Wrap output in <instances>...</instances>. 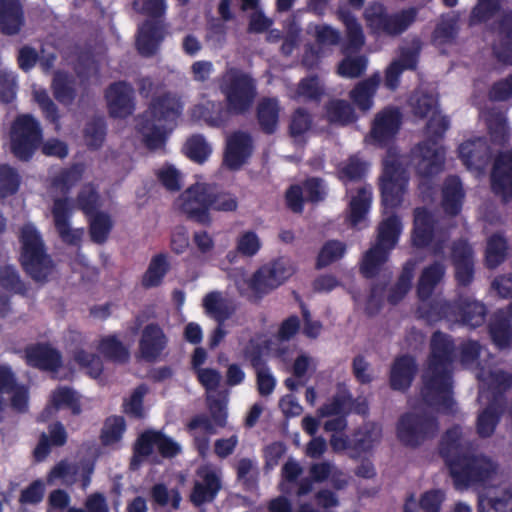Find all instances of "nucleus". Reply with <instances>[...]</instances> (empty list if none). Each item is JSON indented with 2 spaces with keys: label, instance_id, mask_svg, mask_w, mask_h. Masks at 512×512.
Masks as SVG:
<instances>
[{
  "label": "nucleus",
  "instance_id": "603ef678",
  "mask_svg": "<svg viewBox=\"0 0 512 512\" xmlns=\"http://www.w3.org/2000/svg\"><path fill=\"white\" fill-rule=\"evenodd\" d=\"M416 262L409 260L405 263L401 275L389 295V301L393 304L399 302L410 290L414 277Z\"/></svg>",
  "mask_w": 512,
  "mask_h": 512
},
{
  "label": "nucleus",
  "instance_id": "b1692460",
  "mask_svg": "<svg viewBox=\"0 0 512 512\" xmlns=\"http://www.w3.org/2000/svg\"><path fill=\"white\" fill-rule=\"evenodd\" d=\"M325 187L319 179H309L304 183L303 188L292 186L286 193V200L289 208L294 212L302 211L303 197L312 202H318L325 196Z\"/></svg>",
  "mask_w": 512,
  "mask_h": 512
},
{
  "label": "nucleus",
  "instance_id": "c85d7f7f",
  "mask_svg": "<svg viewBox=\"0 0 512 512\" xmlns=\"http://www.w3.org/2000/svg\"><path fill=\"white\" fill-rule=\"evenodd\" d=\"M478 512H512V487L486 491L479 497Z\"/></svg>",
  "mask_w": 512,
  "mask_h": 512
},
{
  "label": "nucleus",
  "instance_id": "3c124183",
  "mask_svg": "<svg viewBox=\"0 0 512 512\" xmlns=\"http://www.w3.org/2000/svg\"><path fill=\"white\" fill-rule=\"evenodd\" d=\"M94 213L88 215L90 217V236L94 242L103 243L112 229L113 222L110 216L104 212Z\"/></svg>",
  "mask_w": 512,
  "mask_h": 512
},
{
  "label": "nucleus",
  "instance_id": "774afa93",
  "mask_svg": "<svg viewBox=\"0 0 512 512\" xmlns=\"http://www.w3.org/2000/svg\"><path fill=\"white\" fill-rule=\"evenodd\" d=\"M458 17L456 15H447L442 17L434 31V39L438 43H447L453 40L458 32Z\"/></svg>",
  "mask_w": 512,
  "mask_h": 512
},
{
  "label": "nucleus",
  "instance_id": "a18cd8bd",
  "mask_svg": "<svg viewBox=\"0 0 512 512\" xmlns=\"http://www.w3.org/2000/svg\"><path fill=\"white\" fill-rule=\"evenodd\" d=\"M338 17L345 26L348 48L355 51L360 50L365 44V35L362 25L357 18L348 11L340 10Z\"/></svg>",
  "mask_w": 512,
  "mask_h": 512
},
{
  "label": "nucleus",
  "instance_id": "7c9ffc66",
  "mask_svg": "<svg viewBox=\"0 0 512 512\" xmlns=\"http://www.w3.org/2000/svg\"><path fill=\"white\" fill-rule=\"evenodd\" d=\"M26 359L29 365L44 370L56 371L61 365L60 353L50 346H37L27 350Z\"/></svg>",
  "mask_w": 512,
  "mask_h": 512
},
{
  "label": "nucleus",
  "instance_id": "864d4df0",
  "mask_svg": "<svg viewBox=\"0 0 512 512\" xmlns=\"http://www.w3.org/2000/svg\"><path fill=\"white\" fill-rule=\"evenodd\" d=\"M262 247L259 235L253 230H245L239 233L235 239V248L239 255L244 257L255 256Z\"/></svg>",
  "mask_w": 512,
  "mask_h": 512
},
{
  "label": "nucleus",
  "instance_id": "393cba45",
  "mask_svg": "<svg viewBox=\"0 0 512 512\" xmlns=\"http://www.w3.org/2000/svg\"><path fill=\"white\" fill-rule=\"evenodd\" d=\"M24 271L36 282L44 283L55 272V263L47 251L20 258Z\"/></svg>",
  "mask_w": 512,
  "mask_h": 512
},
{
  "label": "nucleus",
  "instance_id": "052dcab7",
  "mask_svg": "<svg viewBox=\"0 0 512 512\" xmlns=\"http://www.w3.org/2000/svg\"><path fill=\"white\" fill-rule=\"evenodd\" d=\"M413 114L419 118H426L437 111V102L432 95L416 92L410 99Z\"/></svg>",
  "mask_w": 512,
  "mask_h": 512
},
{
  "label": "nucleus",
  "instance_id": "69168bd1",
  "mask_svg": "<svg viewBox=\"0 0 512 512\" xmlns=\"http://www.w3.org/2000/svg\"><path fill=\"white\" fill-rule=\"evenodd\" d=\"M500 9V0H478L470 15V23L477 24L493 18Z\"/></svg>",
  "mask_w": 512,
  "mask_h": 512
},
{
  "label": "nucleus",
  "instance_id": "72a5a7b5",
  "mask_svg": "<svg viewBox=\"0 0 512 512\" xmlns=\"http://www.w3.org/2000/svg\"><path fill=\"white\" fill-rule=\"evenodd\" d=\"M164 37L165 31L162 27L149 22L145 23L139 29L136 41L139 53L144 56L153 55Z\"/></svg>",
  "mask_w": 512,
  "mask_h": 512
},
{
  "label": "nucleus",
  "instance_id": "7ed1b4c3",
  "mask_svg": "<svg viewBox=\"0 0 512 512\" xmlns=\"http://www.w3.org/2000/svg\"><path fill=\"white\" fill-rule=\"evenodd\" d=\"M477 377L481 382L479 401L487 404V408L478 416L477 432L481 437H488L494 432L498 420V395L512 386V376L501 370H495L487 377L483 374Z\"/></svg>",
  "mask_w": 512,
  "mask_h": 512
},
{
  "label": "nucleus",
  "instance_id": "dca6fc26",
  "mask_svg": "<svg viewBox=\"0 0 512 512\" xmlns=\"http://www.w3.org/2000/svg\"><path fill=\"white\" fill-rule=\"evenodd\" d=\"M443 314L449 320L475 328L484 323L486 309L478 301L463 299L457 305L445 304Z\"/></svg>",
  "mask_w": 512,
  "mask_h": 512
},
{
  "label": "nucleus",
  "instance_id": "09e8293b",
  "mask_svg": "<svg viewBox=\"0 0 512 512\" xmlns=\"http://www.w3.org/2000/svg\"><path fill=\"white\" fill-rule=\"evenodd\" d=\"M507 241L500 234H494L487 240L485 261L488 268L494 269L499 266L507 255Z\"/></svg>",
  "mask_w": 512,
  "mask_h": 512
},
{
  "label": "nucleus",
  "instance_id": "6e6552de",
  "mask_svg": "<svg viewBox=\"0 0 512 512\" xmlns=\"http://www.w3.org/2000/svg\"><path fill=\"white\" fill-rule=\"evenodd\" d=\"M498 473V464L484 455L466 456L462 462L453 464L451 471L454 484L458 489L492 480Z\"/></svg>",
  "mask_w": 512,
  "mask_h": 512
},
{
  "label": "nucleus",
  "instance_id": "5701e85b",
  "mask_svg": "<svg viewBox=\"0 0 512 512\" xmlns=\"http://www.w3.org/2000/svg\"><path fill=\"white\" fill-rule=\"evenodd\" d=\"M459 157L468 169L481 172L490 160V149L481 138L468 140L459 146Z\"/></svg>",
  "mask_w": 512,
  "mask_h": 512
},
{
  "label": "nucleus",
  "instance_id": "412c9836",
  "mask_svg": "<svg viewBox=\"0 0 512 512\" xmlns=\"http://www.w3.org/2000/svg\"><path fill=\"white\" fill-rule=\"evenodd\" d=\"M455 278L460 285H469L474 277V257L472 248L464 241L455 243L451 250Z\"/></svg>",
  "mask_w": 512,
  "mask_h": 512
},
{
  "label": "nucleus",
  "instance_id": "423d86ee",
  "mask_svg": "<svg viewBox=\"0 0 512 512\" xmlns=\"http://www.w3.org/2000/svg\"><path fill=\"white\" fill-rule=\"evenodd\" d=\"M400 231L401 225L395 216L388 217L379 225L377 242L363 258L361 269L366 277L376 275L387 261L389 252L397 243Z\"/></svg>",
  "mask_w": 512,
  "mask_h": 512
},
{
  "label": "nucleus",
  "instance_id": "f257e3e1",
  "mask_svg": "<svg viewBox=\"0 0 512 512\" xmlns=\"http://www.w3.org/2000/svg\"><path fill=\"white\" fill-rule=\"evenodd\" d=\"M452 352L449 337L435 332L431 340L428 368L423 375V404L403 414L397 423V438L405 446L417 447L433 438L439 430L436 419L423 407L424 404L437 410H452L454 402L449 370Z\"/></svg>",
  "mask_w": 512,
  "mask_h": 512
},
{
  "label": "nucleus",
  "instance_id": "cd10ccee",
  "mask_svg": "<svg viewBox=\"0 0 512 512\" xmlns=\"http://www.w3.org/2000/svg\"><path fill=\"white\" fill-rule=\"evenodd\" d=\"M24 18L18 0H0V28L6 35L19 33Z\"/></svg>",
  "mask_w": 512,
  "mask_h": 512
},
{
  "label": "nucleus",
  "instance_id": "338daca9",
  "mask_svg": "<svg viewBox=\"0 0 512 512\" xmlns=\"http://www.w3.org/2000/svg\"><path fill=\"white\" fill-rule=\"evenodd\" d=\"M490 333L494 343L500 348L509 347L512 342V332L506 319L495 316L491 326Z\"/></svg>",
  "mask_w": 512,
  "mask_h": 512
},
{
  "label": "nucleus",
  "instance_id": "6e6d98bb",
  "mask_svg": "<svg viewBox=\"0 0 512 512\" xmlns=\"http://www.w3.org/2000/svg\"><path fill=\"white\" fill-rule=\"evenodd\" d=\"M98 350L114 362L123 363L129 359V351L114 336H108L101 340Z\"/></svg>",
  "mask_w": 512,
  "mask_h": 512
},
{
  "label": "nucleus",
  "instance_id": "ea45409f",
  "mask_svg": "<svg viewBox=\"0 0 512 512\" xmlns=\"http://www.w3.org/2000/svg\"><path fill=\"white\" fill-rule=\"evenodd\" d=\"M499 34L504 41L494 46L497 59L504 64H512V12L503 15L499 25Z\"/></svg>",
  "mask_w": 512,
  "mask_h": 512
},
{
  "label": "nucleus",
  "instance_id": "f704fd0d",
  "mask_svg": "<svg viewBox=\"0 0 512 512\" xmlns=\"http://www.w3.org/2000/svg\"><path fill=\"white\" fill-rule=\"evenodd\" d=\"M203 307L206 313L218 323H223L227 320L235 310L232 302L220 292L208 293L203 298Z\"/></svg>",
  "mask_w": 512,
  "mask_h": 512
},
{
  "label": "nucleus",
  "instance_id": "e2e57ef3",
  "mask_svg": "<svg viewBox=\"0 0 512 512\" xmlns=\"http://www.w3.org/2000/svg\"><path fill=\"white\" fill-rule=\"evenodd\" d=\"M481 116L484 118L490 134L495 139V141H503L507 135V127L504 115L500 111L489 110L483 112Z\"/></svg>",
  "mask_w": 512,
  "mask_h": 512
},
{
  "label": "nucleus",
  "instance_id": "37998d69",
  "mask_svg": "<svg viewBox=\"0 0 512 512\" xmlns=\"http://www.w3.org/2000/svg\"><path fill=\"white\" fill-rule=\"evenodd\" d=\"M19 240L21 243L20 258L46 251L44 241L39 231L32 224H26L21 228Z\"/></svg>",
  "mask_w": 512,
  "mask_h": 512
},
{
  "label": "nucleus",
  "instance_id": "ddd939ff",
  "mask_svg": "<svg viewBox=\"0 0 512 512\" xmlns=\"http://www.w3.org/2000/svg\"><path fill=\"white\" fill-rule=\"evenodd\" d=\"M154 449H157L163 456L171 457L180 451V446L160 432H145L138 440L131 466L137 468L141 461L140 458L149 456Z\"/></svg>",
  "mask_w": 512,
  "mask_h": 512
},
{
  "label": "nucleus",
  "instance_id": "5fc2aeb1",
  "mask_svg": "<svg viewBox=\"0 0 512 512\" xmlns=\"http://www.w3.org/2000/svg\"><path fill=\"white\" fill-rule=\"evenodd\" d=\"M388 14L385 7L378 2L369 4L364 12L363 18L366 26L372 33L380 34L384 30Z\"/></svg>",
  "mask_w": 512,
  "mask_h": 512
},
{
  "label": "nucleus",
  "instance_id": "a211bd4d",
  "mask_svg": "<svg viewBox=\"0 0 512 512\" xmlns=\"http://www.w3.org/2000/svg\"><path fill=\"white\" fill-rule=\"evenodd\" d=\"M470 448V441L459 426L446 431L440 443V454L449 466L450 472L452 465L462 462Z\"/></svg>",
  "mask_w": 512,
  "mask_h": 512
},
{
  "label": "nucleus",
  "instance_id": "bf43d9fd",
  "mask_svg": "<svg viewBox=\"0 0 512 512\" xmlns=\"http://www.w3.org/2000/svg\"><path fill=\"white\" fill-rule=\"evenodd\" d=\"M83 169L79 166L72 167L69 170L62 171L51 183L52 193H65L73 187L82 177Z\"/></svg>",
  "mask_w": 512,
  "mask_h": 512
},
{
  "label": "nucleus",
  "instance_id": "f03ea898",
  "mask_svg": "<svg viewBox=\"0 0 512 512\" xmlns=\"http://www.w3.org/2000/svg\"><path fill=\"white\" fill-rule=\"evenodd\" d=\"M183 103L175 95L165 94L154 99L138 119V130L150 149L161 148L168 134L176 127Z\"/></svg>",
  "mask_w": 512,
  "mask_h": 512
},
{
  "label": "nucleus",
  "instance_id": "6ab92c4d",
  "mask_svg": "<svg viewBox=\"0 0 512 512\" xmlns=\"http://www.w3.org/2000/svg\"><path fill=\"white\" fill-rule=\"evenodd\" d=\"M492 189L504 201L512 199V150L501 152L495 159Z\"/></svg>",
  "mask_w": 512,
  "mask_h": 512
},
{
  "label": "nucleus",
  "instance_id": "4468645a",
  "mask_svg": "<svg viewBox=\"0 0 512 512\" xmlns=\"http://www.w3.org/2000/svg\"><path fill=\"white\" fill-rule=\"evenodd\" d=\"M105 99L108 112L114 118H126L135 110L134 89L126 82L111 84L106 89Z\"/></svg>",
  "mask_w": 512,
  "mask_h": 512
},
{
  "label": "nucleus",
  "instance_id": "a878e982",
  "mask_svg": "<svg viewBox=\"0 0 512 512\" xmlns=\"http://www.w3.org/2000/svg\"><path fill=\"white\" fill-rule=\"evenodd\" d=\"M381 75L375 73L369 78L360 81L349 92V97L358 109L364 113L370 111L374 106V96L381 83Z\"/></svg>",
  "mask_w": 512,
  "mask_h": 512
},
{
  "label": "nucleus",
  "instance_id": "bb28decb",
  "mask_svg": "<svg viewBox=\"0 0 512 512\" xmlns=\"http://www.w3.org/2000/svg\"><path fill=\"white\" fill-rule=\"evenodd\" d=\"M166 345V337L162 329L155 325H147L139 342V352L141 358L152 361L156 359Z\"/></svg>",
  "mask_w": 512,
  "mask_h": 512
},
{
  "label": "nucleus",
  "instance_id": "f8f14e48",
  "mask_svg": "<svg viewBox=\"0 0 512 512\" xmlns=\"http://www.w3.org/2000/svg\"><path fill=\"white\" fill-rule=\"evenodd\" d=\"M413 163L417 172L429 177L439 173L444 166L445 150L436 142H423L412 151Z\"/></svg>",
  "mask_w": 512,
  "mask_h": 512
},
{
  "label": "nucleus",
  "instance_id": "13d9d810",
  "mask_svg": "<svg viewBox=\"0 0 512 512\" xmlns=\"http://www.w3.org/2000/svg\"><path fill=\"white\" fill-rule=\"evenodd\" d=\"M125 421L121 416L109 417L103 426L101 439L105 445H113L120 441L125 432Z\"/></svg>",
  "mask_w": 512,
  "mask_h": 512
},
{
  "label": "nucleus",
  "instance_id": "0eeeda50",
  "mask_svg": "<svg viewBox=\"0 0 512 512\" xmlns=\"http://www.w3.org/2000/svg\"><path fill=\"white\" fill-rule=\"evenodd\" d=\"M11 151L20 160H29L42 139L39 121L30 114L19 115L10 132Z\"/></svg>",
  "mask_w": 512,
  "mask_h": 512
},
{
  "label": "nucleus",
  "instance_id": "c03bdc74",
  "mask_svg": "<svg viewBox=\"0 0 512 512\" xmlns=\"http://www.w3.org/2000/svg\"><path fill=\"white\" fill-rule=\"evenodd\" d=\"M464 198V192L461 183L457 177L448 178L443 187V207L445 211L450 215H456L459 213L462 201Z\"/></svg>",
  "mask_w": 512,
  "mask_h": 512
},
{
  "label": "nucleus",
  "instance_id": "473e14b6",
  "mask_svg": "<svg viewBox=\"0 0 512 512\" xmlns=\"http://www.w3.org/2000/svg\"><path fill=\"white\" fill-rule=\"evenodd\" d=\"M325 119L337 125H348L357 120V115L353 106L343 99H332L325 104Z\"/></svg>",
  "mask_w": 512,
  "mask_h": 512
},
{
  "label": "nucleus",
  "instance_id": "8fccbe9b",
  "mask_svg": "<svg viewBox=\"0 0 512 512\" xmlns=\"http://www.w3.org/2000/svg\"><path fill=\"white\" fill-rule=\"evenodd\" d=\"M54 97L62 104L69 105L76 96L74 81L64 73H56L52 81Z\"/></svg>",
  "mask_w": 512,
  "mask_h": 512
},
{
  "label": "nucleus",
  "instance_id": "aec40b11",
  "mask_svg": "<svg viewBox=\"0 0 512 512\" xmlns=\"http://www.w3.org/2000/svg\"><path fill=\"white\" fill-rule=\"evenodd\" d=\"M252 154V140L245 132H235L227 138L224 164L231 170L239 169Z\"/></svg>",
  "mask_w": 512,
  "mask_h": 512
},
{
  "label": "nucleus",
  "instance_id": "20e7f679",
  "mask_svg": "<svg viewBox=\"0 0 512 512\" xmlns=\"http://www.w3.org/2000/svg\"><path fill=\"white\" fill-rule=\"evenodd\" d=\"M220 90L225 95L229 109L234 113L247 111L256 97L254 80L236 68H228L221 76Z\"/></svg>",
  "mask_w": 512,
  "mask_h": 512
},
{
  "label": "nucleus",
  "instance_id": "e433bc0d",
  "mask_svg": "<svg viewBox=\"0 0 512 512\" xmlns=\"http://www.w3.org/2000/svg\"><path fill=\"white\" fill-rule=\"evenodd\" d=\"M434 220L424 209H416L414 212V230L412 235L413 245L416 247L426 246L432 236Z\"/></svg>",
  "mask_w": 512,
  "mask_h": 512
},
{
  "label": "nucleus",
  "instance_id": "39448f33",
  "mask_svg": "<svg viewBox=\"0 0 512 512\" xmlns=\"http://www.w3.org/2000/svg\"><path fill=\"white\" fill-rule=\"evenodd\" d=\"M405 160L394 151H389L380 179L382 202L386 208H395L403 201L407 190L408 176L403 165Z\"/></svg>",
  "mask_w": 512,
  "mask_h": 512
},
{
  "label": "nucleus",
  "instance_id": "9b49d317",
  "mask_svg": "<svg viewBox=\"0 0 512 512\" xmlns=\"http://www.w3.org/2000/svg\"><path fill=\"white\" fill-rule=\"evenodd\" d=\"M72 208L67 198L56 197L51 207L54 227L60 239L68 245H79L84 235L82 228H74L70 224Z\"/></svg>",
  "mask_w": 512,
  "mask_h": 512
},
{
  "label": "nucleus",
  "instance_id": "79ce46f5",
  "mask_svg": "<svg viewBox=\"0 0 512 512\" xmlns=\"http://www.w3.org/2000/svg\"><path fill=\"white\" fill-rule=\"evenodd\" d=\"M371 203V188L360 187L353 195L349 204V222L352 226L359 225L365 220Z\"/></svg>",
  "mask_w": 512,
  "mask_h": 512
},
{
  "label": "nucleus",
  "instance_id": "4be33fe9",
  "mask_svg": "<svg viewBox=\"0 0 512 512\" xmlns=\"http://www.w3.org/2000/svg\"><path fill=\"white\" fill-rule=\"evenodd\" d=\"M419 50L418 42H415L411 48L402 47L400 49L399 57L392 61L385 71V86L388 89L395 90L399 85L402 72L416 67Z\"/></svg>",
  "mask_w": 512,
  "mask_h": 512
},
{
  "label": "nucleus",
  "instance_id": "680f3d73",
  "mask_svg": "<svg viewBox=\"0 0 512 512\" xmlns=\"http://www.w3.org/2000/svg\"><path fill=\"white\" fill-rule=\"evenodd\" d=\"M33 98L39 105L46 119L54 123L56 126L55 128L58 130L60 128L58 109L55 103L49 97L47 91L34 87Z\"/></svg>",
  "mask_w": 512,
  "mask_h": 512
},
{
  "label": "nucleus",
  "instance_id": "f3484780",
  "mask_svg": "<svg viewBox=\"0 0 512 512\" xmlns=\"http://www.w3.org/2000/svg\"><path fill=\"white\" fill-rule=\"evenodd\" d=\"M401 113L397 108L386 107L376 113L369 135V140L378 144L389 142L399 131Z\"/></svg>",
  "mask_w": 512,
  "mask_h": 512
},
{
  "label": "nucleus",
  "instance_id": "2eb2a0df",
  "mask_svg": "<svg viewBox=\"0 0 512 512\" xmlns=\"http://www.w3.org/2000/svg\"><path fill=\"white\" fill-rule=\"evenodd\" d=\"M198 479L194 484L190 499L199 506L212 501L221 488V470L212 465H205L197 470Z\"/></svg>",
  "mask_w": 512,
  "mask_h": 512
},
{
  "label": "nucleus",
  "instance_id": "9d476101",
  "mask_svg": "<svg viewBox=\"0 0 512 512\" xmlns=\"http://www.w3.org/2000/svg\"><path fill=\"white\" fill-rule=\"evenodd\" d=\"M295 271V265L291 260L280 257L255 272V285L260 294L268 293L283 284Z\"/></svg>",
  "mask_w": 512,
  "mask_h": 512
},
{
  "label": "nucleus",
  "instance_id": "a19ab883",
  "mask_svg": "<svg viewBox=\"0 0 512 512\" xmlns=\"http://www.w3.org/2000/svg\"><path fill=\"white\" fill-rule=\"evenodd\" d=\"M418 11L410 7L394 14H388L383 34L397 36L406 31L417 18Z\"/></svg>",
  "mask_w": 512,
  "mask_h": 512
},
{
  "label": "nucleus",
  "instance_id": "4c0bfd02",
  "mask_svg": "<svg viewBox=\"0 0 512 512\" xmlns=\"http://www.w3.org/2000/svg\"><path fill=\"white\" fill-rule=\"evenodd\" d=\"M191 116L195 120H204L211 126H220L227 120L228 111L220 103L206 101L196 105L191 110Z\"/></svg>",
  "mask_w": 512,
  "mask_h": 512
},
{
  "label": "nucleus",
  "instance_id": "49530a36",
  "mask_svg": "<svg viewBox=\"0 0 512 512\" xmlns=\"http://www.w3.org/2000/svg\"><path fill=\"white\" fill-rule=\"evenodd\" d=\"M380 438V426L368 423L354 433L351 446L359 452H367L380 441Z\"/></svg>",
  "mask_w": 512,
  "mask_h": 512
},
{
  "label": "nucleus",
  "instance_id": "de8ad7c7",
  "mask_svg": "<svg viewBox=\"0 0 512 512\" xmlns=\"http://www.w3.org/2000/svg\"><path fill=\"white\" fill-rule=\"evenodd\" d=\"M280 107L278 100L266 98L260 101L258 105V119L262 128L272 133L275 131L279 119Z\"/></svg>",
  "mask_w": 512,
  "mask_h": 512
},
{
  "label": "nucleus",
  "instance_id": "0e129e2a",
  "mask_svg": "<svg viewBox=\"0 0 512 512\" xmlns=\"http://www.w3.org/2000/svg\"><path fill=\"white\" fill-rule=\"evenodd\" d=\"M367 169L364 161L356 156H352L344 161L339 167V177L345 183L348 181H357L362 178Z\"/></svg>",
  "mask_w": 512,
  "mask_h": 512
},
{
  "label": "nucleus",
  "instance_id": "2f4dec72",
  "mask_svg": "<svg viewBox=\"0 0 512 512\" xmlns=\"http://www.w3.org/2000/svg\"><path fill=\"white\" fill-rule=\"evenodd\" d=\"M445 275V266L440 262H435L426 266L417 282V295L420 300H427L432 295L435 287L440 283Z\"/></svg>",
  "mask_w": 512,
  "mask_h": 512
},
{
  "label": "nucleus",
  "instance_id": "58836bf2",
  "mask_svg": "<svg viewBox=\"0 0 512 512\" xmlns=\"http://www.w3.org/2000/svg\"><path fill=\"white\" fill-rule=\"evenodd\" d=\"M0 302L5 306L8 302L9 294L24 293L26 291L25 284L20 279L16 269L10 265L0 267Z\"/></svg>",
  "mask_w": 512,
  "mask_h": 512
},
{
  "label": "nucleus",
  "instance_id": "1a4fd4ad",
  "mask_svg": "<svg viewBox=\"0 0 512 512\" xmlns=\"http://www.w3.org/2000/svg\"><path fill=\"white\" fill-rule=\"evenodd\" d=\"M213 187L206 183H196L185 190L177 199V207L189 218L199 223H209V203Z\"/></svg>",
  "mask_w": 512,
  "mask_h": 512
},
{
  "label": "nucleus",
  "instance_id": "c756f323",
  "mask_svg": "<svg viewBox=\"0 0 512 512\" xmlns=\"http://www.w3.org/2000/svg\"><path fill=\"white\" fill-rule=\"evenodd\" d=\"M416 373V365L413 358L402 356L395 360L390 372V384L394 390L407 389Z\"/></svg>",
  "mask_w": 512,
  "mask_h": 512
},
{
  "label": "nucleus",
  "instance_id": "4d7b16f0",
  "mask_svg": "<svg viewBox=\"0 0 512 512\" xmlns=\"http://www.w3.org/2000/svg\"><path fill=\"white\" fill-rule=\"evenodd\" d=\"M167 271L168 263L166 257L163 255L155 256L143 276L142 284L147 288L159 285Z\"/></svg>",
  "mask_w": 512,
  "mask_h": 512
},
{
  "label": "nucleus",
  "instance_id": "c9c22d12",
  "mask_svg": "<svg viewBox=\"0 0 512 512\" xmlns=\"http://www.w3.org/2000/svg\"><path fill=\"white\" fill-rule=\"evenodd\" d=\"M51 403L52 405L48 406L41 414V418L43 420L59 408H68L75 414L80 413L78 396L74 391L67 387L56 389L51 396Z\"/></svg>",
  "mask_w": 512,
  "mask_h": 512
}]
</instances>
